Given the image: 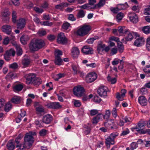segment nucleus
<instances>
[{
	"instance_id": "62",
	"label": "nucleus",
	"mask_w": 150,
	"mask_h": 150,
	"mask_svg": "<svg viewBox=\"0 0 150 150\" xmlns=\"http://www.w3.org/2000/svg\"><path fill=\"white\" fill-rule=\"evenodd\" d=\"M74 105L76 107H79L81 105V103L79 100H76L74 101Z\"/></svg>"
},
{
	"instance_id": "64",
	"label": "nucleus",
	"mask_w": 150,
	"mask_h": 150,
	"mask_svg": "<svg viewBox=\"0 0 150 150\" xmlns=\"http://www.w3.org/2000/svg\"><path fill=\"white\" fill-rule=\"evenodd\" d=\"M137 131L138 132L141 134H144L146 133L147 132L146 130H144L143 129H137Z\"/></svg>"
},
{
	"instance_id": "25",
	"label": "nucleus",
	"mask_w": 150,
	"mask_h": 150,
	"mask_svg": "<svg viewBox=\"0 0 150 150\" xmlns=\"http://www.w3.org/2000/svg\"><path fill=\"white\" fill-rule=\"evenodd\" d=\"M125 26H120L117 29L118 31L120 33L123 34L125 35L127 33L128 30H126L125 29Z\"/></svg>"
},
{
	"instance_id": "33",
	"label": "nucleus",
	"mask_w": 150,
	"mask_h": 150,
	"mask_svg": "<svg viewBox=\"0 0 150 150\" xmlns=\"http://www.w3.org/2000/svg\"><path fill=\"white\" fill-rule=\"evenodd\" d=\"M144 32L146 34L150 33V26H146L144 27L142 29Z\"/></svg>"
},
{
	"instance_id": "6",
	"label": "nucleus",
	"mask_w": 150,
	"mask_h": 150,
	"mask_svg": "<svg viewBox=\"0 0 150 150\" xmlns=\"http://www.w3.org/2000/svg\"><path fill=\"white\" fill-rule=\"evenodd\" d=\"M97 78V75L95 73L91 72L88 74L86 77V80L87 83L93 82Z\"/></svg>"
},
{
	"instance_id": "13",
	"label": "nucleus",
	"mask_w": 150,
	"mask_h": 150,
	"mask_svg": "<svg viewBox=\"0 0 150 150\" xmlns=\"http://www.w3.org/2000/svg\"><path fill=\"white\" fill-rule=\"evenodd\" d=\"M71 52L73 58L74 59L77 58L79 54V51L78 47H73L72 49Z\"/></svg>"
},
{
	"instance_id": "24",
	"label": "nucleus",
	"mask_w": 150,
	"mask_h": 150,
	"mask_svg": "<svg viewBox=\"0 0 150 150\" xmlns=\"http://www.w3.org/2000/svg\"><path fill=\"white\" fill-rule=\"evenodd\" d=\"M8 150H13L15 148V146L13 144L12 140L9 141L6 145Z\"/></svg>"
},
{
	"instance_id": "34",
	"label": "nucleus",
	"mask_w": 150,
	"mask_h": 150,
	"mask_svg": "<svg viewBox=\"0 0 150 150\" xmlns=\"http://www.w3.org/2000/svg\"><path fill=\"white\" fill-rule=\"evenodd\" d=\"M123 17L124 14L122 12L119 13L116 16L117 21L118 22H119L122 19Z\"/></svg>"
},
{
	"instance_id": "56",
	"label": "nucleus",
	"mask_w": 150,
	"mask_h": 150,
	"mask_svg": "<svg viewBox=\"0 0 150 150\" xmlns=\"http://www.w3.org/2000/svg\"><path fill=\"white\" fill-rule=\"evenodd\" d=\"M2 15L3 17H9V16L10 15V13L8 11H4L2 13Z\"/></svg>"
},
{
	"instance_id": "47",
	"label": "nucleus",
	"mask_w": 150,
	"mask_h": 150,
	"mask_svg": "<svg viewBox=\"0 0 150 150\" xmlns=\"http://www.w3.org/2000/svg\"><path fill=\"white\" fill-rule=\"evenodd\" d=\"M47 39L50 41H52L54 40L55 38V36L53 35H47Z\"/></svg>"
},
{
	"instance_id": "39",
	"label": "nucleus",
	"mask_w": 150,
	"mask_h": 150,
	"mask_svg": "<svg viewBox=\"0 0 150 150\" xmlns=\"http://www.w3.org/2000/svg\"><path fill=\"white\" fill-rule=\"evenodd\" d=\"M107 80L108 81L111 82V84H114L116 82V79L115 78H111L110 76H108L107 77Z\"/></svg>"
},
{
	"instance_id": "61",
	"label": "nucleus",
	"mask_w": 150,
	"mask_h": 150,
	"mask_svg": "<svg viewBox=\"0 0 150 150\" xmlns=\"http://www.w3.org/2000/svg\"><path fill=\"white\" fill-rule=\"evenodd\" d=\"M11 1L12 2L15 6H18L20 4L19 0H11Z\"/></svg>"
},
{
	"instance_id": "3",
	"label": "nucleus",
	"mask_w": 150,
	"mask_h": 150,
	"mask_svg": "<svg viewBox=\"0 0 150 150\" xmlns=\"http://www.w3.org/2000/svg\"><path fill=\"white\" fill-rule=\"evenodd\" d=\"M91 30V28L90 26L85 25L79 29L77 31L76 33L78 35L81 36H83L87 34Z\"/></svg>"
},
{
	"instance_id": "38",
	"label": "nucleus",
	"mask_w": 150,
	"mask_h": 150,
	"mask_svg": "<svg viewBox=\"0 0 150 150\" xmlns=\"http://www.w3.org/2000/svg\"><path fill=\"white\" fill-rule=\"evenodd\" d=\"M105 143L108 144L109 143L111 144H114V141L110 136H109L105 139Z\"/></svg>"
},
{
	"instance_id": "9",
	"label": "nucleus",
	"mask_w": 150,
	"mask_h": 150,
	"mask_svg": "<svg viewBox=\"0 0 150 150\" xmlns=\"http://www.w3.org/2000/svg\"><path fill=\"white\" fill-rule=\"evenodd\" d=\"M47 108L54 109H58L62 107V105L59 102H51L47 104Z\"/></svg>"
},
{
	"instance_id": "44",
	"label": "nucleus",
	"mask_w": 150,
	"mask_h": 150,
	"mask_svg": "<svg viewBox=\"0 0 150 150\" xmlns=\"http://www.w3.org/2000/svg\"><path fill=\"white\" fill-rule=\"evenodd\" d=\"M70 24L68 22H66L64 23L62 26V28L65 30H67L70 26Z\"/></svg>"
},
{
	"instance_id": "58",
	"label": "nucleus",
	"mask_w": 150,
	"mask_h": 150,
	"mask_svg": "<svg viewBox=\"0 0 150 150\" xmlns=\"http://www.w3.org/2000/svg\"><path fill=\"white\" fill-rule=\"evenodd\" d=\"M72 69L75 74H77L78 72V73H80V71H78V68L76 66L74 65L72 66Z\"/></svg>"
},
{
	"instance_id": "4",
	"label": "nucleus",
	"mask_w": 150,
	"mask_h": 150,
	"mask_svg": "<svg viewBox=\"0 0 150 150\" xmlns=\"http://www.w3.org/2000/svg\"><path fill=\"white\" fill-rule=\"evenodd\" d=\"M85 89L83 87L78 86L74 87L73 89L74 94L76 96L81 97L84 94Z\"/></svg>"
},
{
	"instance_id": "22",
	"label": "nucleus",
	"mask_w": 150,
	"mask_h": 150,
	"mask_svg": "<svg viewBox=\"0 0 150 150\" xmlns=\"http://www.w3.org/2000/svg\"><path fill=\"white\" fill-rule=\"evenodd\" d=\"M11 102L16 104L20 103H21V98L18 96H14L11 99Z\"/></svg>"
},
{
	"instance_id": "60",
	"label": "nucleus",
	"mask_w": 150,
	"mask_h": 150,
	"mask_svg": "<svg viewBox=\"0 0 150 150\" xmlns=\"http://www.w3.org/2000/svg\"><path fill=\"white\" fill-rule=\"evenodd\" d=\"M110 10L113 13L115 14L117 13L118 11L120 10L119 8H117V6L116 8H111Z\"/></svg>"
},
{
	"instance_id": "10",
	"label": "nucleus",
	"mask_w": 150,
	"mask_h": 150,
	"mask_svg": "<svg viewBox=\"0 0 150 150\" xmlns=\"http://www.w3.org/2000/svg\"><path fill=\"white\" fill-rule=\"evenodd\" d=\"M36 76L33 74H29L26 76V83L28 84H33Z\"/></svg>"
},
{
	"instance_id": "54",
	"label": "nucleus",
	"mask_w": 150,
	"mask_h": 150,
	"mask_svg": "<svg viewBox=\"0 0 150 150\" xmlns=\"http://www.w3.org/2000/svg\"><path fill=\"white\" fill-rule=\"evenodd\" d=\"M36 125H38L40 127H42L43 126V123L40 122L38 120H36L35 122Z\"/></svg>"
},
{
	"instance_id": "14",
	"label": "nucleus",
	"mask_w": 150,
	"mask_h": 150,
	"mask_svg": "<svg viewBox=\"0 0 150 150\" xmlns=\"http://www.w3.org/2000/svg\"><path fill=\"white\" fill-rule=\"evenodd\" d=\"M31 60L30 58H25L22 61V64L23 68L27 67L30 66Z\"/></svg>"
},
{
	"instance_id": "48",
	"label": "nucleus",
	"mask_w": 150,
	"mask_h": 150,
	"mask_svg": "<svg viewBox=\"0 0 150 150\" xmlns=\"http://www.w3.org/2000/svg\"><path fill=\"white\" fill-rule=\"evenodd\" d=\"M130 146L131 150H133L137 147V144L135 142H132L130 145Z\"/></svg>"
},
{
	"instance_id": "19",
	"label": "nucleus",
	"mask_w": 150,
	"mask_h": 150,
	"mask_svg": "<svg viewBox=\"0 0 150 150\" xmlns=\"http://www.w3.org/2000/svg\"><path fill=\"white\" fill-rule=\"evenodd\" d=\"M125 39L127 41H131L133 38V36L132 34L130 33L128 30L126 33L124 35Z\"/></svg>"
},
{
	"instance_id": "20",
	"label": "nucleus",
	"mask_w": 150,
	"mask_h": 150,
	"mask_svg": "<svg viewBox=\"0 0 150 150\" xmlns=\"http://www.w3.org/2000/svg\"><path fill=\"white\" fill-rule=\"evenodd\" d=\"M117 8L119 10H125L129 7V5L127 2H125L124 4H118L117 5Z\"/></svg>"
},
{
	"instance_id": "2",
	"label": "nucleus",
	"mask_w": 150,
	"mask_h": 150,
	"mask_svg": "<svg viewBox=\"0 0 150 150\" xmlns=\"http://www.w3.org/2000/svg\"><path fill=\"white\" fill-rule=\"evenodd\" d=\"M34 141V137L29 134L27 133L24 137V142L23 144L17 145V147H19L21 149H23L24 148L28 149H30L32 146Z\"/></svg>"
},
{
	"instance_id": "63",
	"label": "nucleus",
	"mask_w": 150,
	"mask_h": 150,
	"mask_svg": "<svg viewBox=\"0 0 150 150\" xmlns=\"http://www.w3.org/2000/svg\"><path fill=\"white\" fill-rule=\"evenodd\" d=\"M112 113L113 117L115 118H116L117 115V110L115 108H113L112 112Z\"/></svg>"
},
{
	"instance_id": "30",
	"label": "nucleus",
	"mask_w": 150,
	"mask_h": 150,
	"mask_svg": "<svg viewBox=\"0 0 150 150\" xmlns=\"http://www.w3.org/2000/svg\"><path fill=\"white\" fill-rule=\"evenodd\" d=\"M85 15V12L82 10H80L77 14V18H78L83 17Z\"/></svg>"
},
{
	"instance_id": "31",
	"label": "nucleus",
	"mask_w": 150,
	"mask_h": 150,
	"mask_svg": "<svg viewBox=\"0 0 150 150\" xmlns=\"http://www.w3.org/2000/svg\"><path fill=\"white\" fill-rule=\"evenodd\" d=\"M42 82V81L40 78L35 77V79H34L33 84L34 85L38 86Z\"/></svg>"
},
{
	"instance_id": "43",
	"label": "nucleus",
	"mask_w": 150,
	"mask_h": 150,
	"mask_svg": "<svg viewBox=\"0 0 150 150\" xmlns=\"http://www.w3.org/2000/svg\"><path fill=\"white\" fill-rule=\"evenodd\" d=\"M36 110L40 113L43 112H44V109L43 107L39 106L36 108Z\"/></svg>"
},
{
	"instance_id": "28",
	"label": "nucleus",
	"mask_w": 150,
	"mask_h": 150,
	"mask_svg": "<svg viewBox=\"0 0 150 150\" xmlns=\"http://www.w3.org/2000/svg\"><path fill=\"white\" fill-rule=\"evenodd\" d=\"M81 51L83 53L86 54H92L93 53V50L92 49H82Z\"/></svg>"
},
{
	"instance_id": "59",
	"label": "nucleus",
	"mask_w": 150,
	"mask_h": 150,
	"mask_svg": "<svg viewBox=\"0 0 150 150\" xmlns=\"http://www.w3.org/2000/svg\"><path fill=\"white\" fill-rule=\"evenodd\" d=\"M38 34L40 36H42L46 34V32L45 30H41L38 32Z\"/></svg>"
},
{
	"instance_id": "29",
	"label": "nucleus",
	"mask_w": 150,
	"mask_h": 150,
	"mask_svg": "<svg viewBox=\"0 0 150 150\" xmlns=\"http://www.w3.org/2000/svg\"><path fill=\"white\" fill-rule=\"evenodd\" d=\"M17 13L15 11H13L12 13V20L14 23H15L17 22Z\"/></svg>"
},
{
	"instance_id": "12",
	"label": "nucleus",
	"mask_w": 150,
	"mask_h": 150,
	"mask_svg": "<svg viewBox=\"0 0 150 150\" xmlns=\"http://www.w3.org/2000/svg\"><path fill=\"white\" fill-rule=\"evenodd\" d=\"M25 25V21L24 19L21 18L19 19L17 23V28L18 29L22 30L23 29Z\"/></svg>"
},
{
	"instance_id": "57",
	"label": "nucleus",
	"mask_w": 150,
	"mask_h": 150,
	"mask_svg": "<svg viewBox=\"0 0 150 150\" xmlns=\"http://www.w3.org/2000/svg\"><path fill=\"white\" fill-rule=\"evenodd\" d=\"M137 39L139 40V42L140 43L139 44L140 46H141L142 45L144 44L145 40L144 38L141 37Z\"/></svg>"
},
{
	"instance_id": "51",
	"label": "nucleus",
	"mask_w": 150,
	"mask_h": 150,
	"mask_svg": "<svg viewBox=\"0 0 150 150\" xmlns=\"http://www.w3.org/2000/svg\"><path fill=\"white\" fill-rule=\"evenodd\" d=\"M112 122L111 121H107L106 122H105L104 123L105 126L106 127L109 128V126H110L112 125Z\"/></svg>"
},
{
	"instance_id": "49",
	"label": "nucleus",
	"mask_w": 150,
	"mask_h": 150,
	"mask_svg": "<svg viewBox=\"0 0 150 150\" xmlns=\"http://www.w3.org/2000/svg\"><path fill=\"white\" fill-rule=\"evenodd\" d=\"M9 68L14 69H16L18 67V65L17 63L14 62L11 64L9 66Z\"/></svg>"
},
{
	"instance_id": "36",
	"label": "nucleus",
	"mask_w": 150,
	"mask_h": 150,
	"mask_svg": "<svg viewBox=\"0 0 150 150\" xmlns=\"http://www.w3.org/2000/svg\"><path fill=\"white\" fill-rule=\"evenodd\" d=\"M98 38V37L97 36H96L93 38H90L88 39L87 40V42L90 44H92L94 41L96 39Z\"/></svg>"
},
{
	"instance_id": "21",
	"label": "nucleus",
	"mask_w": 150,
	"mask_h": 150,
	"mask_svg": "<svg viewBox=\"0 0 150 150\" xmlns=\"http://www.w3.org/2000/svg\"><path fill=\"white\" fill-rule=\"evenodd\" d=\"M23 88V86L21 84L15 85L13 87V90L14 92H16L21 91Z\"/></svg>"
},
{
	"instance_id": "7",
	"label": "nucleus",
	"mask_w": 150,
	"mask_h": 150,
	"mask_svg": "<svg viewBox=\"0 0 150 150\" xmlns=\"http://www.w3.org/2000/svg\"><path fill=\"white\" fill-rule=\"evenodd\" d=\"M52 116L49 114H47L43 116L41 120L43 123L46 124H50L52 120Z\"/></svg>"
},
{
	"instance_id": "1",
	"label": "nucleus",
	"mask_w": 150,
	"mask_h": 150,
	"mask_svg": "<svg viewBox=\"0 0 150 150\" xmlns=\"http://www.w3.org/2000/svg\"><path fill=\"white\" fill-rule=\"evenodd\" d=\"M45 43L41 39H37L32 40L29 44V50L31 52H34L45 47Z\"/></svg>"
},
{
	"instance_id": "18",
	"label": "nucleus",
	"mask_w": 150,
	"mask_h": 150,
	"mask_svg": "<svg viewBox=\"0 0 150 150\" xmlns=\"http://www.w3.org/2000/svg\"><path fill=\"white\" fill-rule=\"evenodd\" d=\"M138 100L139 102L141 105L144 106L146 105L147 100L144 96H139Z\"/></svg>"
},
{
	"instance_id": "11",
	"label": "nucleus",
	"mask_w": 150,
	"mask_h": 150,
	"mask_svg": "<svg viewBox=\"0 0 150 150\" xmlns=\"http://www.w3.org/2000/svg\"><path fill=\"white\" fill-rule=\"evenodd\" d=\"M128 16L130 21L133 23H136L138 21V19L137 15L134 12L129 13Z\"/></svg>"
},
{
	"instance_id": "40",
	"label": "nucleus",
	"mask_w": 150,
	"mask_h": 150,
	"mask_svg": "<svg viewBox=\"0 0 150 150\" xmlns=\"http://www.w3.org/2000/svg\"><path fill=\"white\" fill-rule=\"evenodd\" d=\"M146 47L149 51H150V37H148L146 39Z\"/></svg>"
},
{
	"instance_id": "35",
	"label": "nucleus",
	"mask_w": 150,
	"mask_h": 150,
	"mask_svg": "<svg viewBox=\"0 0 150 150\" xmlns=\"http://www.w3.org/2000/svg\"><path fill=\"white\" fill-rule=\"evenodd\" d=\"M79 8L81 9H93V8H91V7L89 4H86L80 6L79 7Z\"/></svg>"
},
{
	"instance_id": "15",
	"label": "nucleus",
	"mask_w": 150,
	"mask_h": 150,
	"mask_svg": "<svg viewBox=\"0 0 150 150\" xmlns=\"http://www.w3.org/2000/svg\"><path fill=\"white\" fill-rule=\"evenodd\" d=\"M2 30L3 32L6 33L8 35L11 34V27L8 25H5L2 27Z\"/></svg>"
},
{
	"instance_id": "55",
	"label": "nucleus",
	"mask_w": 150,
	"mask_h": 150,
	"mask_svg": "<svg viewBox=\"0 0 150 150\" xmlns=\"http://www.w3.org/2000/svg\"><path fill=\"white\" fill-rule=\"evenodd\" d=\"M22 50L20 47L17 48V55L18 56H21L22 54Z\"/></svg>"
},
{
	"instance_id": "50",
	"label": "nucleus",
	"mask_w": 150,
	"mask_h": 150,
	"mask_svg": "<svg viewBox=\"0 0 150 150\" xmlns=\"http://www.w3.org/2000/svg\"><path fill=\"white\" fill-rule=\"evenodd\" d=\"M8 75L9 77L12 79H14L16 76V75L15 74H14L12 72H10L9 73Z\"/></svg>"
},
{
	"instance_id": "41",
	"label": "nucleus",
	"mask_w": 150,
	"mask_h": 150,
	"mask_svg": "<svg viewBox=\"0 0 150 150\" xmlns=\"http://www.w3.org/2000/svg\"><path fill=\"white\" fill-rule=\"evenodd\" d=\"M145 121H144L143 123H139L138 124V125H137L134 129H139V128H141L145 126Z\"/></svg>"
},
{
	"instance_id": "42",
	"label": "nucleus",
	"mask_w": 150,
	"mask_h": 150,
	"mask_svg": "<svg viewBox=\"0 0 150 150\" xmlns=\"http://www.w3.org/2000/svg\"><path fill=\"white\" fill-rule=\"evenodd\" d=\"M62 51L59 50H56L55 51V57H60V56L62 55Z\"/></svg>"
},
{
	"instance_id": "27",
	"label": "nucleus",
	"mask_w": 150,
	"mask_h": 150,
	"mask_svg": "<svg viewBox=\"0 0 150 150\" xmlns=\"http://www.w3.org/2000/svg\"><path fill=\"white\" fill-rule=\"evenodd\" d=\"M16 52L13 49H11L10 50H7L5 53L7 55L11 56H12L14 57L15 56Z\"/></svg>"
},
{
	"instance_id": "5",
	"label": "nucleus",
	"mask_w": 150,
	"mask_h": 150,
	"mask_svg": "<svg viewBox=\"0 0 150 150\" xmlns=\"http://www.w3.org/2000/svg\"><path fill=\"white\" fill-rule=\"evenodd\" d=\"M57 42L59 44L64 45L68 42V39L66 38L64 33H60L58 34L57 40Z\"/></svg>"
},
{
	"instance_id": "46",
	"label": "nucleus",
	"mask_w": 150,
	"mask_h": 150,
	"mask_svg": "<svg viewBox=\"0 0 150 150\" xmlns=\"http://www.w3.org/2000/svg\"><path fill=\"white\" fill-rule=\"evenodd\" d=\"M47 131L45 129H42L39 132V134L40 136H45L46 134Z\"/></svg>"
},
{
	"instance_id": "32",
	"label": "nucleus",
	"mask_w": 150,
	"mask_h": 150,
	"mask_svg": "<svg viewBox=\"0 0 150 150\" xmlns=\"http://www.w3.org/2000/svg\"><path fill=\"white\" fill-rule=\"evenodd\" d=\"M105 47V45L104 44H103L102 43L99 44L97 47V50L98 53H99V52L101 51V50H102V51L103 52V49H104Z\"/></svg>"
},
{
	"instance_id": "16",
	"label": "nucleus",
	"mask_w": 150,
	"mask_h": 150,
	"mask_svg": "<svg viewBox=\"0 0 150 150\" xmlns=\"http://www.w3.org/2000/svg\"><path fill=\"white\" fill-rule=\"evenodd\" d=\"M105 3V0H100L99 3L94 5L91 8L93 9H96L98 8H100L103 6Z\"/></svg>"
},
{
	"instance_id": "8",
	"label": "nucleus",
	"mask_w": 150,
	"mask_h": 150,
	"mask_svg": "<svg viewBox=\"0 0 150 150\" xmlns=\"http://www.w3.org/2000/svg\"><path fill=\"white\" fill-rule=\"evenodd\" d=\"M108 90V88L106 87L102 86L98 89V93L101 97H104L107 96Z\"/></svg>"
},
{
	"instance_id": "53",
	"label": "nucleus",
	"mask_w": 150,
	"mask_h": 150,
	"mask_svg": "<svg viewBox=\"0 0 150 150\" xmlns=\"http://www.w3.org/2000/svg\"><path fill=\"white\" fill-rule=\"evenodd\" d=\"M144 14L145 15H150V6L144 9Z\"/></svg>"
},
{
	"instance_id": "45",
	"label": "nucleus",
	"mask_w": 150,
	"mask_h": 150,
	"mask_svg": "<svg viewBox=\"0 0 150 150\" xmlns=\"http://www.w3.org/2000/svg\"><path fill=\"white\" fill-rule=\"evenodd\" d=\"M109 40L110 41H114L117 43L120 41L119 38L114 36H112L110 37L109 39Z\"/></svg>"
},
{
	"instance_id": "23",
	"label": "nucleus",
	"mask_w": 150,
	"mask_h": 150,
	"mask_svg": "<svg viewBox=\"0 0 150 150\" xmlns=\"http://www.w3.org/2000/svg\"><path fill=\"white\" fill-rule=\"evenodd\" d=\"M54 62L55 64L59 66L62 65V60L60 57H55Z\"/></svg>"
},
{
	"instance_id": "37",
	"label": "nucleus",
	"mask_w": 150,
	"mask_h": 150,
	"mask_svg": "<svg viewBox=\"0 0 150 150\" xmlns=\"http://www.w3.org/2000/svg\"><path fill=\"white\" fill-rule=\"evenodd\" d=\"M11 108V105L9 102H8L5 106L4 110L6 112H8Z\"/></svg>"
},
{
	"instance_id": "26",
	"label": "nucleus",
	"mask_w": 150,
	"mask_h": 150,
	"mask_svg": "<svg viewBox=\"0 0 150 150\" xmlns=\"http://www.w3.org/2000/svg\"><path fill=\"white\" fill-rule=\"evenodd\" d=\"M68 5V4L67 3L64 2H62L59 4L56 5L55 8L57 9H60L64 8V7H67Z\"/></svg>"
},
{
	"instance_id": "52",
	"label": "nucleus",
	"mask_w": 150,
	"mask_h": 150,
	"mask_svg": "<svg viewBox=\"0 0 150 150\" xmlns=\"http://www.w3.org/2000/svg\"><path fill=\"white\" fill-rule=\"evenodd\" d=\"M34 10L38 13H42L43 11V10L42 9L36 7L34 8Z\"/></svg>"
},
{
	"instance_id": "17",
	"label": "nucleus",
	"mask_w": 150,
	"mask_h": 150,
	"mask_svg": "<svg viewBox=\"0 0 150 150\" xmlns=\"http://www.w3.org/2000/svg\"><path fill=\"white\" fill-rule=\"evenodd\" d=\"M30 38L28 35H23L20 38L21 42L23 45L27 44V42L29 40Z\"/></svg>"
}]
</instances>
